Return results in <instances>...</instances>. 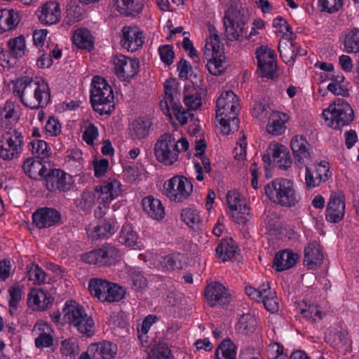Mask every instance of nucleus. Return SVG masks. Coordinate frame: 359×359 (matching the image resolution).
<instances>
[{
	"label": "nucleus",
	"instance_id": "nucleus-51",
	"mask_svg": "<svg viewBox=\"0 0 359 359\" xmlns=\"http://www.w3.org/2000/svg\"><path fill=\"white\" fill-rule=\"evenodd\" d=\"M206 67L210 74L219 76L224 72L223 62L220 57H210L208 60Z\"/></svg>",
	"mask_w": 359,
	"mask_h": 359
},
{
	"label": "nucleus",
	"instance_id": "nucleus-5",
	"mask_svg": "<svg viewBox=\"0 0 359 359\" xmlns=\"http://www.w3.org/2000/svg\"><path fill=\"white\" fill-rule=\"evenodd\" d=\"M264 189L266 195L271 201L282 206L291 207L298 201L293 182L290 180L276 179L268 184Z\"/></svg>",
	"mask_w": 359,
	"mask_h": 359
},
{
	"label": "nucleus",
	"instance_id": "nucleus-7",
	"mask_svg": "<svg viewBox=\"0 0 359 359\" xmlns=\"http://www.w3.org/2000/svg\"><path fill=\"white\" fill-rule=\"evenodd\" d=\"M90 294L102 302L113 303L121 301L126 290L118 285L99 278H90L88 281Z\"/></svg>",
	"mask_w": 359,
	"mask_h": 359
},
{
	"label": "nucleus",
	"instance_id": "nucleus-28",
	"mask_svg": "<svg viewBox=\"0 0 359 359\" xmlns=\"http://www.w3.org/2000/svg\"><path fill=\"white\" fill-rule=\"evenodd\" d=\"M237 248L231 238L222 240L215 250L216 255L223 262L232 260L236 258Z\"/></svg>",
	"mask_w": 359,
	"mask_h": 359
},
{
	"label": "nucleus",
	"instance_id": "nucleus-37",
	"mask_svg": "<svg viewBox=\"0 0 359 359\" xmlns=\"http://www.w3.org/2000/svg\"><path fill=\"white\" fill-rule=\"evenodd\" d=\"M137 233L134 231L131 224H126L123 226L118 238L121 243L126 246L133 247L137 244Z\"/></svg>",
	"mask_w": 359,
	"mask_h": 359
},
{
	"label": "nucleus",
	"instance_id": "nucleus-43",
	"mask_svg": "<svg viewBox=\"0 0 359 359\" xmlns=\"http://www.w3.org/2000/svg\"><path fill=\"white\" fill-rule=\"evenodd\" d=\"M285 128V123L278 115H274L270 118L266 126L267 132L273 135H281Z\"/></svg>",
	"mask_w": 359,
	"mask_h": 359
},
{
	"label": "nucleus",
	"instance_id": "nucleus-10",
	"mask_svg": "<svg viewBox=\"0 0 359 359\" xmlns=\"http://www.w3.org/2000/svg\"><path fill=\"white\" fill-rule=\"evenodd\" d=\"M118 254L119 251L116 247L110 244H105L100 248L94 249L83 254L81 259L89 264L109 266L117 262Z\"/></svg>",
	"mask_w": 359,
	"mask_h": 359
},
{
	"label": "nucleus",
	"instance_id": "nucleus-6",
	"mask_svg": "<svg viewBox=\"0 0 359 359\" xmlns=\"http://www.w3.org/2000/svg\"><path fill=\"white\" fill-rule=\"evenodd\" d=\"M327 125L337 129L349 125L354 118L353 110L344 99L339 98L323 111Z\"/></svg>",
	"mask_w": 359,
	"mask_h": 359
},
{
	"label": "nucleus",
	"instance_id": "nucleus-44",
	"mask_svg": "<svg viewBox=\"0 0 359 359\" xmlns=\"http://www.w3.org/2000/svg\"><path fill=\"white\" fill-rule=\"evenodd\" d=\"M219 122L222 126V133L225 135H229L231 131V123H232L233 128L237 130L238 128L239 119L236 114L231 116L226 114L224 117H221V118L219 119Z\"/></svg>",
	"mask_w": 359,
	"mask_h": 359
},
{
	"label": "nucleus",
	"instance_id": "nucleus-57",
	"mask_svg": "<svg viewBox=\"0 0 359 359\" xmlns=\"http://www.w3.org/2000/svg\"><path fill=\"white\" fill-rule=\"evenodd\" d=\"M131 285L137 291L144 289L147 285V279L140 271H134L130 274Z\"/></svg>",
	"mask_w": 359,
	"mask_h": 359
},
{
	"label": "nucleus",
	"instance_id": "nucleus-53",
	"mask_svg": "<svg viewBox=\"0 0 359 359\" xmlns=\"http://www.w3.org/2000/svg\"><path fill=\"white\" fill-rule=\"evenodd\" d=\"M60 351L62 355L69 356L71 358H74L79 353V347L77 344L65 340L62 341Z\"/></svg>",
	"mask_w": 359,
	"mask_h": 359
},
{
	"label": "nucleus",
	"instance_id": "nucleus-45",
	"mask_svg": "<svg viewBox=\"0 0 359 359\" xmlns=\"http://www.w3.org/2000/svg\"><path fill=\"white\" fill-rule=\"evenodd\" d=\"M29 280L34 284H41L44 282L45 273L43 271L35 264H31L27 266Z\"/></svg>",
	"mask_w": 359,
	"mask_h": 359
},
{
	"label": "nucleus",
	"instance_id": "nucleus-19",
	"mask_svg": "<svg viewBox=\"0 0 359 359\" xmlns=\"http://www.w3.org/2000/svg\"><path fill=\"white\" fill-rule=\"evenodd\" d=\"M309 146V143L302 135H296L292 138L290 148L296 163L305 165L308 161H311Z\"/></svg>",
	"mask_w": 359,
	"mask_h": 359
},
{
	"label": "nucleus",
	"instance_id": "nucleus-21",
	"mask_svg": "<svg viewBox=\"0 0 359 359\" xmlns=\"http://www.w3.org/2000/svg\"><path fill=\"white\" fill-rule=\"evenodd\" d=\"M19 105L11 101H6L0 108V130L11 128L19 120Z\"/></svg>",
	"mask_w": 359,
	"mask_h": 359
},
{
	"label": "nucleus",
	"instance_id": "nucleus-15",
	"mask_svg": "<svg viewBox=\"0 0 359 359\" xmlns=\"http://www.w3.org/2000/svg\"><path fill=\"white\" fill-rule=\"evenodd\" d=\"M120 43L123 48L134 52L142 46L143 33L137 27L125 26L121 29Z\"/></svg>",
	"mask_w": 359,
	"mask_h": 359
},
{
	"label": "nucleus",
	"instance_id": "nucleus-4",
	"mask_svg": "<svg viewBox=\"0 0 359 359\" xmlns=\"http://www.w3.org/2000/svg\"><path fill=\"white\" fill-rule=\"evenodd\" d=\"M63 313L64 320L75 327L83 336L90 337L94 334L93 319L88 316L83 306L76 301H67Z\"/></svg>",
	"mask_w": 359,
	"mask_h": 359
},
{
	"label": "nucleus",
	"instance_id": "nucleus-61",
	"mask_svg": "<svg viewBox=\"0 0 359 359\" xmlns=\"http://www.w3.org/2000/svg\"><path fill=\"white\" fill-rule=\"evenodd\" d=\"M32 224L39 229L45 228V207L37 209L32 214Z\"/></svg>",
	"mask_w": 359,
	"mask_h": 359
},
{
	"label": "nucleus",
	"instance_id": "nucleus-18",
	"mask_svg": "<svg viewBox=\"0 0 359 359\" xmlns=\"http://www.w3.org/2000/svg\"><path fill=\"white\" fill-rule=\"evenodd\" d=\"M304 252L303 262L308 269L315 270L323 264L324 255L320 245L316 241L309 243L304 248Z\"/></svg>",
	"mask_w": 359,
	"mask_h": 359
},
{
	"label": "nucleus",
	"instance_id": "nucleus-8",
	"mask_svg": "<svg viewBox=\"0 0 359 359\" xmlns=\"http://www.w3.org/2000/svg\"><path fill=\"white\" fill-rule=\"evenodd\" d=\"M248 22V12L244 8L230 6L224 13L223 23L226 37L229 41L239 40L246 34L245 25Z\"/></svg>",
	"mask_w": 359,
	"mask_h": 359
},
{
	"label": "nucleus",
	"instance_id": "nucleus-34",
	"mask_svg": "<svg viewBox=\"0 0 359 359\" xmlns=\"http://www.w3.org/2000/svg\"><path fill=\"white\" fill-rule=\"evenodd\" d=\"M9 54L14 58L21 57L25 55L26 44L22 35L10 39L8 41Z\"/></svg>",
	"mask_w": 359,
	"mask_h": 359
},
{
	"label": "nucleus",
	"instance_id": "nucleus-13",
	"mask_svg": "<svg viewBox=\"0 0 359 359\" xmlns=\"http://www.w3.org/2000/svg\"><path fill=\"white\" fill-rule=\"evenodd\" d=\"M116 352V346L111 342L92 344L88 347L86 352L81 353L79 359H112Z\"/></svg>",
	"mask_w": 359,
	"mask_h": 359
},
{
	"label": "nucleus",
	"instance_id": "nucleus-32",
	"mask_svg": "<svg viewBox=\"0 0 359 359\" xmlns=\"http://www.w3.org/2000/svg\"><path fill=\"white\" fill-rule=\"evenodd\" d=\"M236 346L229 338L224 339L215 353V359H236Z\"/></svg>",
	"mask_w": 359,
	"mask_h": 359
},
{
	"label": "nucleus",
	"instance_id": "nucleus-2",
	"mask_svg": "<svg viewBox=\"0 0 359 359\" xmlns=\"http://www.w3.org/2000/svg\"><path fill=\"white\" fill-rule=\"evenodd\" d=\"M114 96L111 87L106 79L95 76L91 82L90 103L100 115H109L114 110Z\"/></svg>",
	"mask_w": 359,
	"mask_h": 359
},
{
	"label": "nucleus",
	"instance_id": "nucleus-24",
	"mask_svg": "<svg viewBox=\"0 0 359 359\" xmlns=\"http://www.w3.org/2000/svg\"><path fill=\"white\" fill-rule=\"evenodd\" d=\"M144 211L151 218L161 220L165 216L164 208L160 200L153 196H147L142 201Z\"/></svg>",
	"mask_w": 359,
	"mask_h": 359
},
{
	"label": "nucleus",
	"instance_id": "nucleus-26",
	"mask_svg": "<svg viewBox=\"0 0 359 359\" xmlns=\"http://www.w3.org/2000/svg\"><path fill=\"white\" fill-rule=\"evenodd\" d=\"M270 149L271 150L273 160L279 168L285 170L291 167L292 161L290 152L285 146L275 144L270 146Z\"/></svg>",
	"mask_w": 359,
	"mask_h": 359
},
{
	"label": "nucleus",
	"instance_id": "nucleus-29",
	"mask_svg": "<svg viewBox=\"0 0 359 359\" xmlns=\"http://www.w3.org/2000/svg\"><path fill=\"white\" fill-rule=\"evenodd\" d=\"M74 44L81 49L91 50L93 48L92 35L86 28H79L75 30L72 36Z\"/></svg>",
	"mask_w": 359,
	"mask_h": 359
},
{
	"label": "nucleus",
	"instance_id": "nucleus-1",
	"mask_svg": "<svg viewBox=\"0 0 359 359\" xmlns=\"http://www.w3.org/2000/svg\"><path fill=\"white\" fill-rule=\"evenodd\" d=\"M187 138L182 137L176 141L170 133L161 135L154 145V154L156 160L165 165H172L178 160L179 154L189 149Z\"/></svg>",
	"mask_w": 359,
	"mask_h": 359
},
{
	"label": "nucleus",
	"instance_id": "nucleus-11",
	"mask_svg": "<svg viewBox=\"0 0 359 359\" xmlns=\"http://www.w3.org/2000/svg\"><path fill=\"white\" fill-rule=\"evenodd\" d=\"M46 164L49 165L46 172V189L51 192H67L74 188V181L71 175L60 169L52 168L53 164L49 161H46Z\"/></svg>",
	"mask_w": 359,
	"mask_h": 359
},
{
	"label": "nucleus",
	"instance_id": "nucleus-30",
	"mask_svg": "<svg viewBox=\"0 0 359 359\" xmlns=\"http://www.w3.org/2000/svg\"><path fill=\"white\" fill-rule=\"evenodd\" d=\"M261 298L265 309L273 313L278 311V302L276 292L271 290L269 283L262 285Z\"/></svg>",
	"mask_w": 359,
	"mask_h": 359
},
{
	"label": "nucleus",
	"instance_id": "nucleus-22",
	"mask_svg": "<svg viewBox=\"0 0 359 359\" xmlns=\"http://www.w3.org/2000/svg\"><path fill=\"white\" fill-rule=\"evenodd\" d=\"M22 168L25 172L34 180H43L45 179V161L44 156H34L27 158Z\"/></svg>",
	"mask_w": 359,
	"mask_h": 359
},
{
	"label": "nucleus",
	"instance_id": "nucleus-35",
	"mask_svg": "<svg viewBox=\"0 0 359 359\" xmlns=\"http://www.w3.org/2000/svg\"><path fill=\"white\" fill-rule=\"evenodd\" d=\"M27 304L39 311L45 310V291L43 288H34L29 293Z\"/></svg>",
	"mask_w": 359,
	"mask_h": 359
},
{
	"label": "nucleus",
	"instance_id": "nucleus-42",
	"mask_svg": "<svg viewBox=\"0 0 359 359\" xmlns=\"http://www.w3.org/2000/svg\"><path fill=\"white\" fill-rule=\"evenodd\" d=\"M148 359H173V358L169 347L165 344H159L151 349Z\"/></svg>",
	"mask_w": 359,
	"mask_h": 359
},
{
	"label": "nucleus",
	"instance_id": "nucleus-40",
	"mask_svg": "<svg viewBox=\"0 0 359 359\" xmlns=\"http://www.w3.org/2000/svg\"><path fill=\"white\" fill-rule=\"evenodd\" d=\"M344 46L348 53H359V29H353L345 36Z\"/></svg>",
	"mask_w": 359,
	"mask_h": 359
},
{
	"label": "nucleus",
	"instance_id": "nucleus-14",
	"mask_svg": "<svg viewBox=\"0 0 359 359\" xmlns=\"http://www.w3.org/2000/svg\"><path fill=\"white\" fill-rule=\"evenodd\" d=\"M345 196L341 191L332 192L327 205L326 219L337 223L342 219L345 211Z\"/></svg>",
	"mask_w": 359,
	"mask_h": 359
},
{
	"label": "nucleus",
	"instance_id": "nucleus-64",
	"mask_svg": "<svg viewBox=\"0 0 359 359\" xmlns=\"http://www.w3.org/2000/svg\"><path fill=\"white\" fill-rule=\"evenodd\" d=\"M109 161L107 159L95 160L93 161L95 176L97 177L103 176L107 171Z\"/></svg>",
	"mask_w": 359,
	"mask_h": 359
},
{
	"label": "nucleus",
	"instance_id": "nucleus-9",
	"mask_svg": "<svg viewBox=\"0 0 359 359\" xmlns=\"http://www.w3.org/2000/svg\"><path fill=\"white\" fill-rule=\"evenodd\" d=\"M165 195L171 201L182 203L187 200L193 191L191 182L183 175H175L164 184Z\"/></svg>",
	"mask_w": 359,
	"mask_h": 359
},
{
	"label": "nucleus",
	"instance_id": "nucleus-33",
	"mask_svg": "<svg viewBox=\"0 0 359 359\" xmlns=\"http://www.w3.org/2000/svg\"><path fill=\"white\" fill-rule=\"evenodd\" d=\"M181 217L182 221L195 231L201 230V221L198 210L191 208H184L182 210Z\"/></svg>",
	"mask_w": 359,
	"mask_h": 359
},
{
	"label": "nucleus",
	"instance_id": "nucleus-54",
	"mask_svg": "<svg viewBox=\"0 0 359 359\" xmlns=\"http://www.w3.org/2000/svg\"><path fill=\"white\" fill-rule=\"evenodd\" d=\"M158 53L161 57V60L168 66L170 65L173 62L174 59V51L173 47L170 45L161 46L158 48Z\"/></svg>",
	"mask_w": 359,
	"mask_h": 359
},
{
	"label": "nucleus",
	"instance_id": "nucleus-49",
	"mask_svg": "<svg viewBox=\"0 0 359 359\" xmlns=\"http://www.w3.org/2000/svg\"><path fill=\"white\" fill-rule=\"evenodd\" d=\"M180 257V254L168 255L163 257L161 264L167 270L174 271L175 269H181L182 268V264Z\"/></svg>",
	"mask_w": 359,
	"mask_h": 359
},
{
	"label": "nucleus",
	"instance_id": "nucleus-16",
	"mask_svg": "<svg viewBox=\"0 0 359 359\" xmlns=\"http://www.w3.org/2000/svg\"><path fill=\"white\" fill-rule=\"evenodd\" d=\"M205 297L208 304L212 307L217 304H229L231 299L227 289L222 284L217 282H215L206 287Z\"/></svg>",
	"mask_w": 359,
	"mask_h": 359
},
{
	"label": "nucleus",
	"instance_id": "nucleus-48",
	"mask_svg": "<svg viewBox=\"0 0 359 359\" xmlns=\"http://www.w3.org/2000/svg\"><path fill=\"white\" fill-rule=\"evenodd\" d=\"M344 0H318L320 10L329 13L337 12L343 6Z\"/></svg>",
	"mask_w": 359,
	"mask_h": 359
},
{
	"label": "nucleus",
	"instance_id": "nucleus-23",
	"mask_svg": "<svg viewBox=\"0 0 359 359\" xmlns=\"http://www.w3.org/2000/svg\"><path fill=\"white\" fill-rule=\"evenodd\" d=\"M299 259V255L291 250L278 251L273 258V267L277 271H283L293 267Z\"/></svg>",
	"mask_w": 359,
	"mask_h": 359
},
{
	"label": "nucleus",
	"instance_id": "nucleus-39",
	"mask_svg": "<svg viewBox=\"0 0 359 359\" xmlns=\"http://www.w3.org/2000/svg\"><path fill=\"white\" fill-rule=\"evenodd\" d=\"M257 325V319L250 313L242 315L238 320V329L245 334H250L255 332Z\"/></svg>",
	"mask_w": 359,
	"mask_h": 359
},
{
	"label": "nucleus",
	"instance_id": "nucleus-52",
	"mask_svg": "<svg viewBox=\"0 0 359 359\" xmlns=\"http://www.w3.org/2000/svg\"><path fill=\"white\" fill-rule=\"evenodd\" d=\"M249 208L246 203L240 204V209L231 212L233 221L238 224H245L250 215Z\"/></svg>",
	"mask_w": 359,
	"mask_h": 359
},
{
	"label": "nucleus",
	"instance_id": "nucleus-41",
	"mask_svg": "<svg viewBox=\"0 0 359 359\" xmlns=\"http://www.w3.org/2000/svg\"><path fill=\"white\" fill-rule=\"evenodd\" d=\"M46 25L55 24L61 18L60 4L57 1L46 2Z\"/></svg>",
	"mask_w": 359,
	"mask_h": 359
},
{
	"label": "nucleus",
	"instance_id": "nucleus-20",
	"mask_svg": "<svg viewBox=\"0 0 359 359\" xmlns=\"http://www.w3.org/2000/svg\"><path fill=\"white\" fill-rule=\"evenodd\" d=\"M118 229L114 217L103 219L95 226L88 236L93 241L107 238L113 235Z\"/></svg>",
	"mask_w": 359,
	"mask_h": 359
},
{
	"label": "nucleus",
	"instance_id": "nucleus-12",
	"mask_svg": "<svg viewBox=\"0 0 359 359\" xmlns=\"http://www.w3.org/2000/svg\"><path fill=\"white\" fill-rule=\"evenodd\" d=\"M115 74L118 78L123 81H128L137 73L139 61L137 59H130L123 55H118L113 57Z\"/></svg>",
	"mask_w": 359,
	"mask_h": 359
},
{
	"label": "nucleus",
	"instance_id": "nucleus-3",
	"mask_svg": "<svg viewBox=\"0 0 359 359\" xmlns=\"http://www.w3.org/2000/svg\"><path fill=\"white\" fill-rule=\"evenodd\" d=\"M34 81L28 76L18 79L13 84V93L20 98L22 103L31 109H38L43 99V93L45 92V81L41 80Z\"/></svg>",
	"mask_w": 359,
	"mask_h": 359
},
{
	"label": "nucleus",
	"instance_id": "nucleus-55",
	"mask_svg": "<svg viewBox=\"0 0 359 359\" xmlns=\"http://www.w3.org/2000/svg\"><path fill=\"white\" fill-rule=\"evenodd\" d=\"M60 224V212L55 208L46 207V227L57 226Z\"/></svg>",
	"mask_w": 359,
	"mask_h": 359
},
{
	"label": "nucleus",
	"instance_id": "nucleus-36",
	"mask_svg": "<svg viewBox=\"0 0 359 359\" xmlns=\"http://www.w3.org/2000/svg\"><path fill=\"white\" fill-rule=\"evenodd\" d=\"M151 123L149 120L139 118L133 123L131 135L135 139L141 140L145 138L149 133Z\"/></svg>",
	"mask_w": 359,
	"mask_h": 359
},
{
	"label": "nucleus",
	"instance_id": "nucleus-47",
	"mask_svg": "<svg viewBox=\"0 0 359 359\" xmlns=\"http://www.w3.org/2000/svg\"><path fill=\"white\" fill-rule=\"evenodd\" d=\"M94 194H91L90 191H83L80 198L75 200V205L78 208L82 210H88L94 205Z\"/></svg>",
	"mask_w": 359,
	"mask_h": 359
},
{
	"label": "nucleus",
	"instance_id": "nucleus-62",
	"mask_svg": "<svg viewBox=\"0 0 359 359\" xmlns=\"http://www.w3.org/2000/svg\"><path fill=\"white\" fill-rule=\"evenodd\" d=\"M233 102L234 100L224 101L222 97H218L216 102V107L217 108L216 111V117H223V115L225 116L226 114H228L230 106Z\"/></svg>",
	"mask_w": 359,
	"mask_h": 359
},
{
	"label": "nucleus",
	"instance_id": "nucleus-59",
	"mask_svg": "<svg viewBox=\"0 0 359 359\" xmlns=\"http://www.w3.org/2000/svg\"><path fill=\"white\" fill-rule=\"evenodd\" d=\"M98 136V130L93 125L90 124L84 130L82 137L83 140L89 145H93L95 140Z\"/></svg>",
	"mask_w": 359,
	"mask_h": 359
},
{
	"label": "nucleus",
	"instance_id": "nucleus-63",
	"mask_svg": "<svg viewBox=\"0 0 359 359\" xmlns=\"http://www.w3.org/2000/svg\"><path fill=\"white\" fill-rule=\"evenodd\" d=\"M226 200L231 212L239 210L240 204L243 205V203H245L243 201L241 196L238 194H231L230 192H228L226 195Z\"/></svg>",
	"mask_w": 359,
	"mask_h": 359
},
{
	"label": "nucleus",
	"instance_id": "nucleus-27",
	"mask_svg": "<svg viewBox=\"0 0 359 359\" xmlns=\"http://www.w3.org/2000/svg\"><path fill=\"white\" fill-rule=\"evenodd\" d=\"M20 22L19 14L13 10H0V33L14 29Z\"/></svg>",
	"mask_w": 359,
	"mask_h": 359
},
{
	"label": "nucleus",
	"instance_id": "nucleus-56",
	"mask_svg": "<svg viewBox=\"0 0 359 359\" xmlns=\"http://www.w3.org/2000/svg\"><path fill=\"white\" fill-rule=\"evenodd\" d=\"M22 287L19 285L12 286L9 288V306L11 308L17 309L18 304L22 299Z\"/></svg>",
	"mask_w": 359,
	"mask_h": 359
},
{
	"label": "nucleus",
	"instance_id": "nucleus-38",
	"mask_svg": "<svg viewBox=\"0 0 359 359\" xmlns=\"http://www.w3.org/2000/svg\"><path fill=\"white\" fill-rule=\"evenodd\" d=\"M256 58L257 60L258 67H263V65H271V62H276V55L275 51L267 46H261L257 48L255 51Z\"/></svg>",
	"mask_w": 359,
	"mask_h": 359
},
{
	"label": "nucleus",
	"instance_id": "nucleus-17",
	"mask_svg": "<svg viewBox=\"0 0 359 359\" xmlns=\"http://www.w3.org/2000/svg\"><path fill=\"white\" fill-rule=\"evenodd\" d=\"M121 184L116 180L105 182L102 185L94 188L95 198L101 199L104 206L109 203L114 198L119 196Z\"/></svg>",
	"mask_w": 359,
	"mask_h": 359
},
{
	"label": "nucleus",
	"instance_id": "nucleus-58",
	"mask_svg": "<svg viewBox=\"0 0 359 359\" xmlns=\"http://www.w3.org/2000/svg\"><path fill=\"white\" fill-rule=\"evenodd\" d=\"M177 69L179 72V78L187 80L193 67L187 60L181 59L177 64Z\"/></svg>",
	"mask_w": 359,
	"mask_h": 359
},
{
	"label": "nucleus",
	"instance_id": "nucleus-46",
	"mask_svg": "<svg viewBox=\"0 0 359 359\" xmlns=\"http://www.w3.org/2000/svg\"><path fill=\"white\" fill-rule=\"evenodd\" d=\"M122 9H125L126 15H135L140 13L143 8L142 0H121Z\"/></svg>",
	"mask_w": 359,
	"mask_h": 359
},
{
	"label": "nucleus",
	"instance_id": "nucleus-31",
	"mask_svg": "<svg viewBox=\"0 0 359 359\" xmlns=\"http://www.w3.org/2000/svg\"><path fill=\"white\" fill-rule=\"evenodd\" d=\"M0 137L6 144H7L6 146L11 149L13 151L11 154H15L18 156L22 151V145L23 142V137L21 133L15 130L12 132L5 133L1 135Z\"/></svg>",
	"mask_w": 359,
	"mask_h": 359
},
{
	"label": "nucleus",
	"instance_id": "nucleus-25",
	"mask_svg": "<svg viewBox=\"0 0 359 359\" xmlns=\"http://www.w3.org/2000/svg\"><path fill=\"white\" fill-rule=\"evenodd\" d=\"M197 88L185 86L184 89V102L187 107L191 109H198L201 104V96L205 95V90L196 83Z\"/></svg>",
	"mask_w": 359,
	"mask_h": 359
},
{
	"label": "nucleus",
	"instance_id": "nucleus-60",
	"mask_svg": "<svg viewBox=\"0 0 359 359\" xmlns=\"http://www.w3.org/2000/svg\"><path fill=\"white\" fill-rule=\"evenodd\" d=\"M61 124L58 119L54 116H49L46 121V133H49L52 136H57L61 133Z\"/></svg>",
	"mask_w": 359,
	"mask_h": 359
},
{
	"label": "nucleus",
	"instance_id": "nucleus-50",
	"mask_svg": "<svg viewBox=\"0 0 359 359\" xmlns=\"http://www.w3.org/2000/svg\"><path fill=\"white\" fill-rule=\"evenodd\" d=\"M315 175L318 177L321 183L327 181L332 176L330 170V164L325 161H322L316 166Z\"/></svg>",
	"mask_w": 359,
	"mask_h": 359
}]
</instances>
